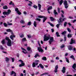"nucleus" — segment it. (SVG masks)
Here are the masks:
<instances>
[{
    "mask_svg": "<svg viewBox=\"0 0 76 76\" xmlns=\"http://www.w3.org/2000/svg\"><path fill=\"white\" fill-rule=\"evenodd\" d=\"M43 38L44 41H47L50 39L49 41L50 44H51V43H52L54 41V38L52 37H50V36L49 34L45 35L44 36Z\"/></svg>",
    "mask_w": 76,
    "mask_h": 76,
    "instance_id": "obj_1",
    "label": "nucleus"
},
{
    "mask_svg": "<svg viewBox=\"0 0 76 76\" xmlns=\"http://www.w3.org/2000/svg\"><path fill=\"white\" fill-rule=\"evenodd\" d=\"M7 32H11L12 34V35H11L10 36V38L12 40V41L13 40V38H15V35H14L13 34V33L12 32V31L10 29H8L7 30Z\"/></svg>",
    "mask_w": 76,
    "mask_h": 76,
    "instance_id": "obj_2",
    "label": "nucleus"
},
{
    "mask_svg": "<svg viewBox=\"0 0 76 76\" xmlns=\"http://www.w3.org/2000/svg\"><path fill=\"white\" fill-rule=\"evenodd\" d=\"M5 39L6 40L8 41L7 43V45L9 47H11V46H12V42H11V40L9 39V37H6Z\"/></svg>",
    "mask_w": 76,
    "mask_h": 76,
    "instance_id": "obj_3",
    "label": "nucleus"
},
{
    "mask_svg": "<svg viewBox=\"0 0 76 76\" xmlns=\"http://www.w3.org/2000/svg\"><path fill=\"white\" fill-rule=\"evenodd\" d=\"M37 42L39 46V47L37 48L39 52H44V50H43V49L41 47V45L39 43V41H38Z\"/></svg>",
    "mask_w": 76,
    "mask_h": 76,
    "instance_id": "obj_4",
    "label": "nucleus"
},
{
    "mask_svg": "<svg viewBox=\"0 0 76 76\" xmlns=\"http://www.w3.org/2000/svg\"><path fill=\"white\" fill-rule=\"evenodd\" d=\"M11 12V11L10 10H8V12H3V15H9Z\"/></svg>",
    "mask_w": 76,
    "mask_h": 76,
    "instance_id": "obj_5",
    "label": "nucleus"
},
{
    "mask_svg": "<svg viewBox=\"0 0 76 76\" xmlns=\"http://www.w3.org/2000/svg\"><path fill=\"white\" fill-rule=\"evenodd\" d=\"M38 18H44V19L43 20V22H45V21L46 20H47V18L45 17L44 16H41V15H39L38 16Z\"/></svg>",
    "mask_w": 76,
    "mask_h": 76,
    "instance_id": "obj_6",
    "label": "nucleus"
},
{
    "mask_svg": "<svg viewBox=\"0 0 76 76\" xmlns=\"http://www.w3.org/2000/svg\"><path fill=\"white\" fill-rule=\"evenodd\" d=\"M64 4L65 6V8H66V9H67V8H68L69 5L67 4V1H66L65 0L64 1Z\"/></svg>",
    "mask_w": 76,
    "mask_h": 76,
    "instance_id": "obj_7",
    "label": "nucleus"
},
{
    "mask_svg": "<svg viewBox=\"0 0 76 76\" xmlns=\"http://www.w3.org/2000/svg\"><path fill=\"white\" fill-rule=\"evenodd\" d=\"M15 10L16 12L18 15H20V14H21V12L19 11V9L17 8H16L15 9Z\"/></svg>",
    "mask_w": 76,
    "mask_h": 76,
    "instance_id": "obj_8",
    "label": "nucleus"
},
{
    "mask_svg": "<svg viewBox=\"0 0 76 76\" xmlns=\"http://www.w3.org/2000/svg\"><path fill=\"white\" fill-rule=\"evenodd\" d=\"M66 19V18H64V19H62V18H60L59 19L60 21H59L58 22H59V23H60V22H61V23L63 22V21H64V20Z\"/></svg>",
    "mask_w": 76,
    "mask_h": 76,
    "instance_id": "obj_9",
    "label": "nucleus"
},
{
    "mask_svg": "<svg viewBox=\"0 0 76 76\" xmlns=\"http://www.w3.org/2000/svg\"><path fill=\"white\" fill-rule=\"evenodd\" d=\"M75 40H73V39H72L70 43V44H75Z\"/></svg>",
    "mask_w": 76,
    "mask_h": 76,
    "instance_id": "obj_10",
    "label": "nucleus"
},
{
    "mask_svg": "<svg viewBox=\"0 0 76 76\" xmlns=\"http://www.w3.org/2000/svg\"><path fill=\"white\" fill-rule=\"evenodd\" d=\"M62 72L63 73H64L66 72V67H63L62 70Z\"/></svg>",
    "mask_w": 76,
    "mask_h": 76,
    "instance_id": "obj_11",
    "label": "nucleus"
},
{
    "mask_svg": "<svg viewBox=\"0 0 76 76\" xmlns=\"http://www.w3.org/2000/svg\"><path fill=\"white\" fill-rule=\"evenodd\" d=\"M38 64V63H35V62H34L32 64L33 67H35V65H37Z\"/></svg>",
    "mask_w": 76,
    "mask_h": 76,
    "instance_id": "obj_12",
    "label": "nucleus"
},
{
    "mask_svg": "<svg viewBox=\"0 0 76 76\" xmlns=\"http://www.w3.org/2000/svg\"><path fill=\"white\" fill-rule=\"evenodd\" d=\"M68 48L69 50H72L73 47L71 46H68Z\"/></svg>",
    "mask_w": 76,
    "mask_h": 76,
    "instance_id": "obj_13",
    "label": "nucleus"
},
{
    "mask_svg": "<svg viewBox=\"0 0 76 76\" xmlns=\"http://www.w3.org/2000/svg\"><path fill=\"white\" fill-rule=\"evenodd\" d=\"M25 66V63L23 62L21 63V64L19 65V67H22V66Z\"/></svg>",
    "mask_w": 76,
    "mask_h": 76,
    "instance_id": "obj_14",
    "label": "nucleus"
},
{
    "mask_svg": "<svg viewBox=\"0 0 76 76\" xmlns=\"http://www.w3.org/2000/svg\"><path fill=\"white\" fill-rule=\"evenodd\" d=\"M38 7L39 8V10H41V5L40 4H38Z\"/></svg>",
    "mask_w": 76,
    "mask_h": 76,
    "instance_id": "obj_15",
    "label": "nucleus"
},
{
    "mask_svg": "<svg viewBox=\"0 0 76 76\" xmlns=\"http://www.w3.org/2000/svg\"><path fill=\"white\" fill-rule=\"evenodd\" d=\"M76 64H74L73 65V66H72V68H73L74 70H76V69H75V68H76Z\"/></svg>",
    "mask_w": 76,
    "mask_h": 76,
    "instance_id": "obj_16",
    "label": "nucleus"
},
{
    "mask_svg": "<svg viewBox=\"0 0 76 76\" xmlns=\"http://www.w3.org/2000/svg\"><path fill=\"white\" fill-rule=\"evenodd\" d=\"M13 74H14V76H16V73H15V72H14L12 71L10 75H13Z\"/></svg>",
    "mask_w": 76,
    "mask_h": 76,
    "instance_id": "obj_17",
    "label": "nucleus"
},
{
    "mask_svg": "<svg viewBox=\"0 0 76 76\" xmlns=\"http://www.w3.org/2000/svg\"><path fill=\"white\" fill-rule=\"evenodd\" d=\"M42 59L43 60H44L45 61H47V58L45 57H43L42 58Z\"/></svg>",
    "mask_w": 76,
    "mask_h": 76,
    "instance_id": "obj_18",
    "label": "nucleus"
},
{
    "mask_svg": "<svg viewBox=\"0 0 76 76\" xmlns=\"http://www.w3.org/2000/svg\"><path fill=\"white\" fill-rule=\"evenodd\" d=\"M48 73L45 72V73H43L42 74H41L40 75V76H43V75H48Z\"/></svg>",
    "mask_w": 76,
    "mask_h": 76,
    "instance_id": "obj_19",
    "label": "nucleus"
},
{
    "mask_svg": "<svg viewBox=\"0 0 76 76\" xmlns=\"http://www.w3.org/2000/svg\"><path fill=\"white\" fill-rule=\"evenodd\" d=\"M65 58L66 61V62H67V63H69V59H68V58L65 57Z\"/></svg>",
    "mask_w": 76,
    "mask_h": 76,
    "instance_id": "obj_20",
    "label": "nucleus"
},
{
    "mask_svg": "<svg viewBox=\"0 0 76 76\" xmlns=\"http://www.w3.org/2000/svg\"><path fill=\"white\" fill-rule=\"evenodd\" d=\"M34 27H36L37 26V22L35 21H34Z\"/></svg>",
    "mask_w": 76,
    "mask_h": 76,
    "instance_id": "obj_21",
    "label": "nucleus"
},
{
    "mask_svg": "<svg viewBox=\"0 0 76 76\" xmlns=\"http://www.w3.org/2000/svg\"><path fill=\"white\" fill-rule=\"evenodd\" d=\"M52 8H53V7H52V6H51L50 7H49L48 8L47 10L48 11V10H51V9H52Z\"/></svg>",
    "mask_w": 76,
    "mask_h": 76,
    "instance_id": "obj_22",
    "label": "nucleus"
},
{
    "mask_svg": "<svg viewBox=\"0 0 76 76\" xmlns=\"http://www.w3.org/2000/svg\"><path fill=\"white\" fill-rule=\"evenodd\" d=\"M50 18L51 21H53L54 20V18H53V17H50Z\"/></svg>",
    "mask_w": 76,
    "mask_h": 76,
    "instance_id": "obj_23",
    "label": "nucleus"
},
{
    "mask_svg": "<svg viewBox=\"0 0 76 76\" xmlns=\"http://www.w3.org/2000/svg\"><path fill=\"white\" fill-rule=\"evenodd\" d=\"M8 7H7V6L5 5L3 7V8L4 9H8Z\"/></svg>",
    "mask_w": 76,
    "mask_h": 76,
    "instance_id": "obj_24",
    "label": "nucleus"
},
{
    "mask_svg": "<svg viewBox=\"0 0 76 76\" xmlns=\"http://www.w3.org/2000/svg\"><path fill=\"white\" fill-rule=\"evenodd\" d=\"M64 1H63V0H61L59 2V4H60V5H61L62 3H63Z\"/></svg>",
    "mask_w": 76,
    "mask_h": 76,
    "instance_id": "obj_25",
    "label": "nucleus"
},
{
    "mask_svg": "<svg viewBox=\"0 0 76 76\" xmlns=\"http://www.w3.org/2000/svg\"><path fill=\"white\" fill-rule=\"evenodd\" d=\"M1 43L2 44H4L5 42V39H3L2 40V41L1 42Z\"/></svg>",
    "mask_w": 76,
    "mask_h": 76,
    "instance_id": "obj_26",
    "label": "nucleus"
},
{
    "mask_svg": "<svg viewBox=\"0 0 76 76\" xmlns=\"http://www.w3.org/2000/svg\"><path fill=\"white\" fill-rule=\"evenodd\" d=\"M5 61H9V58L7 57H6L5 59Z\"/></svg>",
    "mask_w": 76,
    "mask_h": 76,
    "instance_id": "obj_27",
    "label": "nucleus"
},
{
    "mask_svg": "<svg viewBox=\"0 0 76 76\" xmlns=\"http://www.w3.org/2000/svg\"><path fill=\"white\" fill-rule=\"evenodd\" d=\"M39 66H40V67H41L42 69H43L44 68V66H42V64H39Z\"/></svg>",
    "mask_w": 76,
    "mask_h": 76,
    "instance_id": "obj_28",
    "label": "nucleus"
},
{
    "mask_svg": "<svg viewBox=\"0 0 76 76\" xmlns=\"http://www.w3.org/2000/svg\"><path fill=\"white\" fill-rule=\"evenodd\" d=\"M20 22L21 23H23V24H24L25 23V21H24V20H21L20 21Z\"/></svg>",
    "mask_w": 76,
    "mask_h": 76,
    "instance_id": "obj_29",
    "label": "nucleus"
},
{
    "mask_svg": "<svg viewBox=\"0 0 76 76\" xmlns=\"http://www.w3.org/2000/svg\"><path fill=\"white\" fill-rule=\"evenodd\" d=\"M37 57H39V55L38 54H36L35 55V56H34L35 58H37Z\"/></svg>",
    "mask_w": 76,
    "mask_h": 76,
    "instance_id": "obj_30",
    "label": "nucleus"
},
{
    "mask_svg": "<svg viewBox=\"0 0 76 76\" xmlns=\"http://www.w3.org/2000/svg\"><path fill=\"white\" fill-rule=\"evenodd\" d=\"M67 36L68 38H70L72 37V34H68L67 35Z\"/></svg>",
    "mask_w": 76,
    "mask_h": 76,
    "instance_id": "obj_31",
    "label": "nucleus"
},
{
    "mask_svg": "<svg viewBox=\"0 0 76 76\" xmlns=\"http://www.w3.org/2000/svg\"><path fill=\"white\" fill-rule=\"evenodd\" d=\"M70 58H72V59H74V60H75V57H74V56H73V55H72L70 56Z\"/></svg>",
    "mask_w": 76,
    "mask_h": 76,
    "instance_id": "obj_32",
    "label": "nucleus"
},
{
    "mask_svg": "<svg viewBox=\"0 0 76 76\" xmlns=\"http://www.w3.org/2000/svg\"><path fill=\"white\" fill-rule=\"evenodd\" d=\"M54 13L55 14V15H58V13L57 12H56V10H54Z\"/></svg>",
    "mask_w": 76,
    "mask_h": 76,
    "instance_id": "obj_33",
    "label": "nucleus"
},
{
    "mask_svg": "<svg viewBox=\"0 0 76 76\" xmlns=\"http://www.w3.org/2000/svg\"><path fill=\"white\" fill-rule=\"evenodd\" d=\"M56 35L57 37H60V35H59V33H58V32H56Z\"/></svg>",
    "mask_w": 76,
    "mask_h": 76,
    "instance_id": "obj_34",
    "label": "nucleus"
},
{
    "mask_svg": "<svg viewBox=\"0 0 76 76\" xmlns=\"http://www.w3.org/2000/svg\"><path fill=\"white\" fill-rule=\"evenodd\" d=\"M28 25H29L30 26L31 25V21H29L28 22V24H27Z\"/></svg>",
    "mask_w": 76,
    "mask_h": 76,
    "instance_id": "obj_35",
    "label": "nucleus"
},
{
    "mask_svg": "<svg viewBox=\"0 0 76 76\" xmlns=\"http://www.w3.org/2000/svg\"><path fill=\"white\" fill-rule=\"evenodd\" d=\"M31 48L30 47H27V50L28 51H30V50H31Z\"/></svg>",
    "mask_w": 76,
    "mask_h": 76,
    "instance_id": "obj_36",
    "label": "nucleus"
},
{
    "mask_svg": "<svg viewBox=\"0 0 76 76\" xmlns=\"http://www.w3.org/2000/svg\"><path fill=\"white\" fill-rule=\"evenodd\" d=\"M67 30L68 32H71V30H70V28H67Z\"/></svg>",
    "mask_w": 76,
    "mask_h": 76,
    "instance_id": "obj_37",
    "label": "nucleus"
},
{
    "mask_svg": "<svg viewBox=\"0 0 76 76\" xmlns=\"http://www.w3.org/2000/svg\"><path fill=\"white\" fill-rule=\"evenodd\" d=\"M26 38H25L23 39H22V41L23 42L24 41H26Z\"/></svg>",
    "mask_w": 76,
    "mask_h": 76,
    "instance_id": "obj_38",
    "label": "nucleus"
},
{
    "mask_svg": "<svg viewBox=\"0 0 76 76\" xmlns=\"http://www.w3.org/2000/svg\"><path fill=\"white\" fill-rule=\"evenodd\" d=\"M4 26H5V27H6L7 26V23H4Z\"/></svg>",
    "mask_w": 76,
    "mask_h": 76,
    "instance_id": "obj_39",
    "label": "nucleus"
},
{
    "mask_svg": "<svg viewBox=\"0 0 76 76\" xmlns=\"http://www.w3.org/2000/svg\"><path fill=\"white\" fill-rule=\"evenodd\" d=\"M0 49H1V50H3L4 48L3 47V46H0Z\"/></svg>",
    "mask_w": 76,
    "mask_h": 76,
    "instance_id": "obj_40",
    "label": "nucleus"
},
{
    "mask_svg": "<svg viewBox=\"0 0 76 76\" xmlns=\"http://www.w3.org/2000/svg\"><path fill=\"white\" fill-rule=\"evenodd\" d=\"M66 33V32L64 31L63 32H62L61 33V34H62V35H64V34H65Z\"/></svg>",
    "mask_w": 76,
    "mask_h": 76,
    "instance_id": "obj_41",
    "label": "nucleus"
},
{
    "mask_svg": "<svg viewBox=\"0 0 76 76\" xmlns=\"http://www.w3.org/2000/svg\"><path fill=\"white\" fill-rule=\"evenodd\" d=\"M58 65H57L55 67V69H58Z\"/></svg>",
    "mask_w": 76,
    "mask_h": 76,
    "instance_id": "obj_42",
    "label": "nucleus"
},
{
    "mask_svg": "<svg viewBox=\"0 0 76 76\" xmlns=\"http://www.w3.org/2000/svg\"><path fill=\"white\" fill-rule=\"evenodd\" d=\"M22 52H23V53H24V54H26L27 53V52H26V50L25 51H22Z\"/></svg>",
    "mask_w": 76,
    "mask_h": 76,
    "instance_id": "obj_43",
    "label": "nucleus"
},
{
    "mask_svg": "<svg viewBox=\"0 0 76 76\" xmlns=\"http://www.w3.org/2000/svg\"><path fill=\"white\" fill-rule=\"evenodd\" d=\"M64 47V45H61V48H63Z\"/></svg>",
    "mask_w": 76,
    "mask_h": 76,
    "instance_id": "obj_44",
    "label": "nucleus"
},
{
    "mask_svg": "<svg viewBox=\"0 0 76 76\" xmlns=\"http://www.w3.org/2000/svg\"><path fill=\"white\" fill-rule=\"evenodd\" d=\"M67 22H65L64 23V26L65 27L66 26V25H67Z\"/></svg>",
    "mask_w": 76,
    "mask_h": 76,
    "instance_id": "obj_45",
    "label": "nucleus"
},
{
    "mask_svg": "<svg viewBox=\"0 0 76 76\" xmlns=\"http://www.w3.org/2000/svg\"><path fill=\"white\" fill-rule=\"evenodd\" d=\"M11 59L12 60V62H14V61L15 60V58H11Z\"/></svg>",
    "mask_w": 76,
    "mask_h": 76,
    "instance_id": "obj_46",
    "label": "nucleus"
},
{
    "mask_svg": "<svg viewBox=\"0 0 76 76\" xmlns=\"http://www.w3.org/2000/svg\"><path fill=\"white\" fill-rule=\"evenodd\" d=\"M58 12L59 13H60V8H58Z\"/></svg>",
    "mask_w": 76,
    "mask_h": 76,
    "instance_id": "obj_47",
    "label": "nucleus"
},
{
    "mask_svg": "<svg viewBox=\"0 0 76 76\" xmlns=\"http://www.w3.org/2000/svg\"><path fill=\"white\" fill-rule=\"evenodd\" d=\"M20 38H23L24 37V35L23 34H22L20 36Z\"/></svg>",
    "mask_w": 76,
    "mask_h": 76,
    "instance_id": "obj_48",
    "label": "nucleus"
},
{
    "mask_svg": "<svg viewBox=\"0 0 76 76\" xmlns=\"http://www.w3.org/2000/svg\"><path fill=\"white\" fill-rule=\"evenodd\" d=\"M7 23H8V25H12V23H10L9 22H8Z\"/></svg>",
    "mask_w": 76,
    "mask_h": 76,
    "instance_id": "obj_49",
    "label": "nucleus"
},
{
    "mask_svg": "<svg viewBox=\"0 0 76 76\" xmlns=\"http://www.w3.org/2000/svg\"><path fill=\"white\" fill-rule=\"evenodd\" d=\"M33 7H34L35 9H37V6L35 5L33 6Z\"/></svg>",
    "mask_w": 76,
    "mask_h": 76,
    "instance_id": "obj_50",
    "label": "nucleus"
},
{
    "mask_svg": "<svg viewBox=\"0 0 76 76\" xmlns=\"http://www.w3.org/2000/svg\"><path fill=\"white\" fill-rule=\"evenodd\" d=\"M60 24H58L56 25V27L58 28L59 27V26H60Z\"/></svg>",
    "mask_w": 76,
    "mask_h": 76,
    "instance_id": "obj_51",
    "label": "nucleus"
},
{
    "mask_svg": "<svg viewBox=\"0 0 76 76\" xmlns=\"http://www.w3.org/2000/svg\"><path fill=\"white\" fill-rule=\"evenodd\" d=\"M69 18L70 19H73V17H72L69 16Z\"/></svg>",
    "mask_w": 76,
    "mask_h": 76,
    "instance_id": "obj_52",
    "label": "nucleus"
},
{
    "mask_svg": "<svg viewBox=\"0 0 76 76\" xmlns=\"http://www.w3.org/2000/svg\"><path fill=\"white\" fill-rule=\"evenodd\" d=\"M36 20H38V21H40L41 19L40 18H36Z\"/></svg>",
    "mask_w": 76,
    "mask_h": 76,
    "instance_id": "obj_53",
    "label": "nucleus"
},
{
    "mask_svg": "<svg viewBox=\"0 0 76 76\" xmlns=\"http://www.w3.org/2000/svg\"><path fill=\"white\" fill-rule=\"evenodd\" d=\"M21 49L23 50V51H26V50L23 48H21Z\"/></svg>",
    "mask_w": 76,
    "mask_h": 76,
    "instance_id": "obj_54",
    "label": "nucleus"
},
{
    "mask_svg": "<svg viewBox=\"0 0 76 76\" xmlns=\"http://www.w3.org/2000/svg\"><path fill=\"white\" fill-rule=\"evenodd\" d=\"M50 25L51 26H52V27H54V25L51 23L50 24Z\"/></svg>",
    "mask_w": 76,
    "mask_h": 76,
    "instance_id": "obj_55",
    "label": "nucleus"
},
{
    "mask_svg": "<svg viewBox=\"0 0 76 76\" xmlns=\"http://www.w3.org/2000/svg\"><path fill=\"white\" fill-rule=\"evenodd\" d=\"M57 69H55V70H54V72H55V73H56V72H57L58 71H57Z\"/></svg>",
    "mask_w": 76,
    "mask_h": 76,
    "instance_id": "obj_56",
    "label": "nucleus"
},
{
    "mask_svg": "<svg viewBox=\"0 0 76 76\" xmlns=\"http://www.w3.org/2000/svg\"><path fill=\"white\" fill-rule=\"evenodd\" d=\"M18 61H20V62H21V63H23V61H22V60H19Z\"/></svg>",
    "mask_w": 76,
    "mask_h": 76,
    "instance_id": "obj_57",
    "label": "nucleus"
},
{
    "mask_svg": "<svg viewBox=\"0 0 76 76\" xmlns=\"http://www.w3.org/2000/svg\"><path fill=\"white\" fill-rule=\"evenodd\" d=\"M56 60H58L59 59V58L58 57H56Z\"/></svg>",
    "mask_w": 76,
    "mask_h": 76,
    "instance_id": "obj_58",
    "label": "nucleus"
},
{
    "mask_svg": "<svg viewBox=\"0 0 76 76\" xmlns=\"http://www.w3.org/2000/svg\"><path fill=\"white\" fill-rule=\"evenodd\" d=\"M51 30V31H52V32H54V29H52Z\"/></svg>",
    "mask_w": 76,
    "mask_h": 76,
    "instance_id": "obj_59",
    "label": "nucleus"
},
{
    "mask_svg": "<svg viewBox=\"0 0 76 76\" xmlns=\"http://www.w3.org/2000/svg\"><path fill=\"white\" fill-rule=\"evenodd\" d=\"M23 13L24 15H26V14H27L26 12V11L24 12Z\"/></svg>",
    "mask_w": 76,
    "mask_h": 76,
    "instance_id": "obj_60",
    "label": "nucleus"
},
{
    "mask_svg": "<svg viewBox=\"0 0 76 76\" xmlns=\"http://www.w3.org/2000/svg\"><path fill=\"white\" fill-rule=\"evenodd\" d=\"M64 41H66V37H64Z\"/></svg>",
    "mask_w": 76,
    "mask_h": 76,
    "instance_id": "obj_61",
    "label": "nucleus"
},
{
    "mask_svg": "<svg viewBox=\"0 0 76 76\" xmlns=\"http://www.w3.org/2000/svg\"><path fill=\"white\" fill-rule=\"evenodd\" d=\"M27 37L28 38H31V35H27Z\"/></svg>",
    "mask_w": 76,
    "mask_h": 76,
    "instance_id": "obj_62",
    "label": "nucleus"
},
{
    "mask_svg": "<svg viewBox=\"0 0 76 76\" xmlns=\"http://www.w3.org/2000/svg\"><path fill=\"white\" fill-rule=\"evenodd\" d=\"M76 19H75V20H74L73 21V23H75V22H76Z\"/></svg>",
    "mask_w": 76,
    "mask_h": 76,
    "instance_id": "obj_63",
    "label": "nucleus"
},
{
    "mask_svg": "<svg viewBox=\"0 0 76 76\" xmlns=\"http://www.w3.org/2000/svg\"><path fill=\"white\" fill-rule=\"evenodd\" d=\"M20 76H23V74L22 73H21L20 75Z\"/></svg>",
    "mask_w": 76,
    "mask_h": 76,
    "instance_id": "obj_64",
    "label": "nucleus"
}]
</instances>
